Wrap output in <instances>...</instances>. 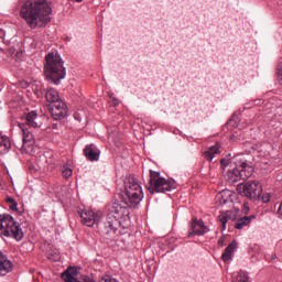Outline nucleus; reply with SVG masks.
I'll list each match as a JSON object with an SVG mask.
<instances>
[{"label": "nucleus", "instance_id": "9d476101", "mask_svg": "<svg viewBox=\"0 0 282 282\" xmlns=\"http://www.w3.org/2000/svg\"><path fill=\"white\" fill-rule=\"evenodd\" d=\"M79 216L82 219V224L84 226H88V228H91L93 226L98 225V221H100L102 214L96 213L91 209H83L79 212Z\"/></svg>", "mask_w": 282, "mask_h": 282}, {"label": "nucleus", "instance_id": "cd10ccee", "mask_svg": "<svg viewBox=\"0 0 282 282\" xmlns=\"http://www.w3.org/2000/svg\"><path fill=\"white\" fill-rule=\"evenodd\" d=\"M62 174H63V177L65 180H69V177H72V175H74V170L69 169V167H65L63 171H62Z\"/></svg>", "mask_w": 282, "mask_h": 282}, {"label": "nucleus", "instance_id": "9b49d317", "mask_svg": "<svg viewBox=\"0 0 282 282\" xmlns=\"http://www.w3.org/2000/svg\"><path fill=\"white\" fill-rule=\"evenodd\" d=\"M129 215V207L123 206L122 204L117 202L112 204L110 212L108 214V216H110L111 219H117L118 221H120V219H127Z\"/></svg>", "mask_w": 282, "mask_h": 282}, {"label": "nucleus", "instance_id": "b1692460", "mask_svg": "<svg viewBox=\"0 0 282 282\" xmlns=\"http://www.w3.org/2000/svg\"><path fill=\"white\" fill-rule=\"evenodd\" d=\"M237 282H248L250 281V276H248V272L246 271H239L236 276Z\"/></svg>", "mask_w": 282, "mask_h": 282}, {"label": "nucleus", "instance_id": "f257e3e1", "mask_svg": "<svg viewBox=\"0 0 282 282\" xmlns=\"http://www.w3.org/2000/svg\"><path fill=\"white\" fill-rule=\"evenodd\" d=\"M20 19L30 30L45 28L52 21V2L50 0H20Z\"/></svg>", "mask_w": 282, "mask_h": 282}, {"label": "nucleus", "instance_id": "4be33fe9", "mask_svg": "<svg viewBox=\"0 0 282 282\" xmlns=\"http://www.w3.org/2000/svg\"><path fill=\"white\" fill-rule=\"evenodd\" d=\"M250 221H252V217L245 216V217L238 219V221L235 225V228L237 230H241V228H243L245 226H248L250 224Z\"/></svg>", "mask_w": 282, "mask_h": 282}, {"label": "nucleus", "instance_id": "412c9836", "mask_svg": "<svg viewBox=\"0 0 282 282\" xmlns=\"http://www.w3.org/2000/svg\"><path fill=\"white\" fill-rule=\"evenodd\" d=\"M10 138L0 134V155L8 153L10 151Z\"/></svg>", "mask_w": 282, "mask_h": 282}, {"label": "nucleus", "instance_id": "7ed1b4c3", "mask_svg": "<svg viewBox=\"0 0 282 282\" xmlns=\"http://www.w3.org/2000/svg\"><path fill=\"white\" fill-rule=\"evenodd\" d=\"M44 74L45 77L54 85H58L66 76L63 58L58 52H51L45 56Z\"/></svg>", "mask_w": 282, "mask_h": 282}, {"label": "nucleus", "instance_id": "ddd939ff", "mask_svg": "<svg viewBox=\"0 0 282 282\" xmlns=\"http://www.w3.org/2000/svg\"><path fill=\"white\" fill-rule=\"evenodd\" d=\"M191 228L192 231L188 232V237H195V235L202 237L203 235H206V232H208V227L204 225V221L197 220V218H193Z\"/></svg>", "mask_w": 282, "mask_h": 282}, {"label": "nucleus", "instance_id": "f3484780", "mask_svg": "<svg viewBox=\"0 0 282 282\" xmlns=\"http://www.w3.org/2000/svg\"><path fill=\"white\" fill-rule=\"evenodd\" d=\"M220 153H221V145H219V143H216L215 145H212L209 149L203 152V158L207 160V162H213V159L216 155H219Z\"/></svg>", "mask_w": 282, "mask_h": 282}, {"label": "nucleus", "instance_id": "2eb2a0df", "mask_svg": "<svg viewBox=\"0 0 282 282\" xmlns=\"http://www.w3.org/2000/svg\"><path fill=\"white\" fill-rule=\"evenodd\" d=\"M14 265L12 261L8 259V257L3 256L0 251V276H6V274H10Z\"/></svg>", "mask_w": 282, "mask_h": 282}, {"label": "nucleus", "instance_id": "f8f14e48", "mask_svg": "<svg viewBox=\"0 0 282 282\" xmlns=\"http://www.w3.org/2000/svg\"><path fill=\"white\" fill-rule=\"evenodd\" d=\"M51 116L54 120H63L67 116V105L65 101L59 100L51 104Z\"/></svg>", "mask_w": 282, "mask_h": 282}, {"label": "nucleus", "instance_id": "423d86ee", "mask_svg": "<svg viewBox=\"0 0 282 282\" xmlns=\"http://www.w3.org/2000/svg\"><path fill=\"white\" fill-rule=\"evenodd\" d=\"M230 164H235V166H237L241 180H249V177H252V173H254V167H252V165H250V163H248V161H246V159L240 154H237L234 158H230L229 154L220 160L223 171H226Z\"/></svg>", "mask_w": 282, "mask_h": 282}, {"label": "nucleus", "instance_id": "72a5a7b5", "mask_svg": "<svg viewBox=\"0 0 282 282\" xmlns=\"http://www.w3.org/2000/svg\"><path fill=\"white\" fill-rule=\"evenodd\" d=\"M218 246H224V239L218 240Z\"/></svg>", "mask_w": 282, "mask_h": 282}, {"label": "nucleus", "instance_id": "393cba45", "mask_svg": "<svg viewBox=\"0 0 282 282\" xmlns=\"http://www.w3.org/2000/svg\"><path fill=\"white\" fill-rule=\"evenodd\" d=\"M7 204L9 205L10 210H14L17 213V210H19L18 206L19 204L17 203V200L12 197H7L6 199Z\"/></svg>", "mask_w": 282, "mask_h": 282}, {"label": "nucleus", "instance_id": "7c9ffc66", "mask_svg": "<svg viewBox=\"0 0 282 282\" xmlns=\"http://www.w3.org/2000/svg\"><path fill=\"white\" fill-rule=\"evenodd\" d=\"M74 118H75V120H77V122H82L83 121V116H80L79 112H75L74 113Z\"/></svg>", "mask_w": 282, "mask_h": 282}, {"label": "nucleus", "instance_id": "6e6552de", "mask_svg": "<svg viewBox=\"0 0 282 282\" xmlns=\"http://www.w3.org/2000/svg\"><path fill=\"white\" fill-rule=\"evenodd\" d=\"M97 227L102 237H106V239H113L118 228H120V221L107 215L104 221L99 220L97 223Z\"/></svg>", "mask_w": 282, "mask_h": 282}, {"label": "nucleus", "instance_id": "473e14b6", "mask_svg": "<svg viewBox=\"0 0 282 282\" xmlns=\"http://www.w3.org/2000/svg\"><path fill=\"white\" fill-rule=\"evenodd\" d=\"M73 1V3H83V0H69Z\"/></svg>", "mask_w": 282, "mask_h": 282}, {"label": "nucleus", "instance_id": "0eeeda50", "mask_svg": "<svg viewBox=\"0 0 282 282\" xmlns=\"http://www.w3.org/2000/svg\"><path fill=\"white\" fill-rule=\"evenodd\" d=\"M177 185L173 180H166L160 172L150 171V181L148 185V191L150 193H169L175 191Z\"/></svg>", "mask_w": 282, "mask_h": 282}, {"label": "nucleus", "instance_id": "5701e85b", "mask_svg": "<svg viewBox=\"0 0 282 282\" xmlns=\"http://www.w3.org/2000/svg\"><path fill=\"white\" fill-rule=\"evenodd\" d=\"M228 219H230V215L228 214V212L221 213L218 216V221H220V224L223 226V230H226V224H228Z\"/></svg>", "mask_w": 282, "mask_h": 282}, {"label": "nucleus", "instance_id": "6ab92c4d", "mask_svg": "<svg viewBox=\"0 0 282 282\" xmlns=\"http://www.w3.org/2000/svg\"><path fill=\"white\" fill-rule=\"evenodd\" d=\"M240 175L241 174L239 172V167H237L236 165L232 170L227 171L225 177L229 182H232L234 184H236V182H239L240 180H242Z\"/></svg>", "mask_w": 282, "mask_h": 282}, {"label": "nucleus", "instance_id": "bb28decb", "mask_svg": "<svg viewBox=\"0 0 282 282\" xmlns=\"http://www.w3.org/2000/svg\"><path fill=\"white\" fill-rule=\"evenodd\" d=\"M260 199L263 202V204H269L270 199H272V194L269 192L260 193Z\"/></svg>", "mask_w": 282, "mask_h": 282}, {"label": "nucleus", "instance_id": "1a4fd4ad", "mask_svg": "<svg viewBox=\"0 0 282 282\" xmlns=\"http://www.w3.org/2000/svg\"><path fill=\"white\" fill-rule=\"evenodd\" d=\"M240 195L248 197V199H261L262 187L259 181H249L245 184H240L237 187Z\"/></svg>", "mask_w": 282, "mask_h": 282}, {"label": "nucleus", "instance_id": "c756f323", "mask_svg": "<svg viewBox=\"0 0 282 282\" xmlns=\"http://www.w3.org/2000/svg\"><path fill=\"white\" fill-rule=\"evenodd\" d=\"M50 261H58L61 256L58 253H48Z\"/></svg>", "mask_w": 282, "mask_h": 282}, {"label": "nucleus", "instance_id": "2f4dec72", "mask_svg": "<svg viewBox=\"0 0 282 282\" xmlns=\"http://www.w3.org/2000/svg\"><path fill=\"white\" fill-rule=\"evenodd\" d=\"M110 102H112V105H115V107L120 105V100H118L116 98H113L112 101H110Z\"/></svg>", "mask_w": 282, "mask_h": 282}, {"label": "nucleus", "instance_id": "f03ea898", "mask_svg": "<svg viewBox=\"0 0 282 282\" xmlns=\"http://www.w3.org/2000/svg\"><path fill=\"white\" fill-rule=\"evenodd\" d=\"M120 191V197L129 208H135L140 206V202L144 199V192L142 191V185L134 176H127L122 185H118Z\"/></svg>", "mask_w": 282, "mask_h": 282}, {"label": "nucleus", "instance_id": "39448f33", "mask_svg": "<svg viewBox=\"0 0 282 282\" xmlns=\"http://www.w3.org/2000/svg\"><path fill=\"white\" fill-rule=\"evenodd\" d=\"M0 235L2 237H11L15 241H21L25 236L21 224L14 220V217L10 215H0Z\"/></svg>", "mask_w": 282, "mask_h": 282}, {"label": "nucleus", "instance_id": "20e7f679", "mask_svg": "<svg viewBox=\"0 0 282 282\" xmlns=\"http://www.w3.org/2000/svg\"><path fill=\"white\" fill-rule=\"evenodd\" d=\"M19 127L22 131V150L23 151H32V147H34V134L30 132L28 127L31 129H36L41 127L39 124V115L36 111H31L26 115L25 123H19Z\"/></svg>", "mask_w": 282, "mask_h": 282}, {"label": "nucleus", "instance_id": "a211bd4d", "mask_svg": "<svg viewBox=\"0 0 282 282\" xmlns=\"http://www.w3.org/2000/svg\"><path fill=\"white\" fill-rule=\"evenodd\" d=\"M45 98L46 101L50 102V105H54L62 100L61 95H58V90H56L55 88H47Z\"/></svg>", "mask_w": 282, "mask_h": 282}, {"label": "nucleus", "instance_id": "aec40b11", "mask_svg": "<svg viewBox=\"0 0 282 282\" xmlns=\"http://www.w3.org/2000/svg\"><path fill=\"white\" fill-rule=\"evenodd\" d=\"M235 243H229L228 247L225 249V252L221 254V259L225 263H230L232 261V257L235 254Z\"/></svg>", "mask_w": 282, "mask_h": 282}, {"label": "nucleus", "instance_id": "c85d7f7f", "mask_svg": "<svg viewBox=\"0 0 282 282\" xmlns=\"http://www.w3.org/2000/svg\"><path fill=\"white\" fill-rule=\"evenodd\" d=\"M99 282H119L116 278H111L110 275L104 276Z\"/></svg>", "mask_w": 282, "mask_h": 282}, {"label": "nucleus", "instance_id": "dca6fc26", "mask_svg": "<svg viewBox=\"0 0 282 282\" xmlns=\"http://www.w3.org/2000/svg\"><path fill=\"white\" fill-rule=\"evenodd\" d=\"M216 202L220 204V206H226V204H232V191H221L216 195Z\"/></svg>", "mask_w": 282, "mask_h": 282}, {"label": "nucleus", "instance_id": "a878e982", "mask_svg": "<svg viewBox=\"0 0 282 282\" xmlns=\"http://www.w3.org/2000/svg\"><path fill=\"white\" fill-rule=\"evenodd\" d=\"M276 77L280 85H282V59L276 65Z\"/></svg>", "mask_w": 282, "mask_h": 282}, {"label": "nucleus", "instance_id": "4468645a", "mask_svg": "<svg viewBox=\"0 0 282 282\" xmlns=\"http://www.w3.org/2000/svg\"><path fill=\"white\" fill-rule=\"evenodd\" d=\"M84 154L89 162H98L100 160V150L95 144H88L84 149Z\"/></svg>", "mask_w": 282, "mask_h": 282}]
</instances>
